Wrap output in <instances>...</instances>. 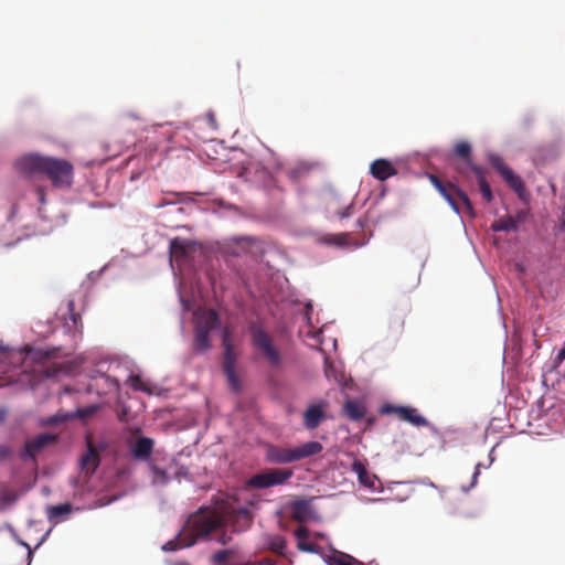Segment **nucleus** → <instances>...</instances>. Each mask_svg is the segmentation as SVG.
Here are the masks:
<instances>
[{"label": "nucleus", "mask_w": 565, "mask_h": 565, "mask_svg": "<svg viewBox=\"0 0 565 565\" xmlns=\"http://www.w3.org/2000/svg\"><path fill=\"white\" fill-rule=\"evenodd\" d=\"M210 537L222 544L231 541L224 529V519L212 510L199 511L189 516L175 539L168 541L162 550L174 552L180 548L190 547L199 539Z\"/></svg>", "instance_id": "f257e3e1"}, {"label": "nucleus", "mask_w": 565, "mask_h": 565, "mask_svg": "<svg viewBox=\"0 0 565 565\" xmlns=\"http://www.w3.org/2000/svg\"><path fill=\"white\" fill-rule=\"evenodd\" d=\"M18 169L28 174H42L57 189H70L73 184V164L61 158L26 154L17 162Z\"/></svg>", "instance_id": "f03ea898"}, {"label": "nucleus", "mask_w": 565, "mask_h": 565, "mask_svg": "<svg viewBox=\"0 0 565 565\" xmlns=\"http://www.w3.org/2000/svg\"><path fill=\"white\" fill-rule=\"evenodd\" d=\"M323 446L319 441H307L296 447H284L278 445H267L265 449V459L269 463L287 465L320 454Z\"/></svg>", "instance_id": "7ed1b4c3"}, {"label": "nucleus", "mask_w": 565, "mask_h": 565, "mask_svg": "<svg viewBox=\"0 0 565 565\" xmlns=\"http://www.w3.org/2000/svg\"><path fill=\"white\" fill-rule=\"evenodd\" d=\"M220 318L214 309L203 310L195 316L194 350L205 352L211 348V332L220 327Z\"/></svg>", "instance_id": "20e7f679"}, {"label": "nucleus", "mask_w": 565, "mask_h": 565, "mask_svg": "<svg viewBox=\"0 0 565 565\" xmlns=\"http://www.w3.org/2000/svg\"><path fill=\"white\" fill-rule=\"evenodd\" d=\"M428 179L431 182V184L435 186V189L440 193V195L448 202V204L451 206V209L459 213L460 209L457 202V199H459L462 204L465 205L466 213L470 217H475L476 213L473 210L472 202L468 198L467 193L459 189L457 185H455L451 182H444L441 181L437 175L435 174H428Z\"/></svg>", "instance_id": "39448f33"}, {"label": "nucleus", "mask_w": 565, "mask_h": 565, "mask_svg": "<svg viewBox=\"0 0 565 565\" xmlns=\"http://www.w3.org/2000/svg\"><path fill=\"white\" fill-rule=\"evenodd\" d=\"M253 345L262 352L270 366L278 367L281 364V354L274 345L271 337L257 323L249 326Z\"/></svg>", "instance_id": "423d86ee"}, {"label": "nucleus", "mask_w": 565, "mask_h": 565, "mask_svg": "<svg viewBox=\"0 0 565 565\" xmlns=\"http://www.w3.org/2000/svg\"><path fill=\"white\" fill-rule=\"evenodd\" d=\"M292 476V469L270 468L249 478L247 486L253 489H266L281 486L285 484Z\"/></svg>", "instance_id": "0eeeda50"}, {"label": "nucleus", "mask_w": 565, "mask_h": 565, "mask_svg": "<svg viewBox=\"0 0 565 565\" xmlns=\"http://www.w3.org/2000/svg\"><path fill=\"white\" fill-rule=\"evenodd\" d=\"M223 345H224L223 372L226 376L230 387L234 392H238L241 390V381L235 371L236 356H235L233 347L230 343L227 333H225L223 337Z\"/></svg>", "instance_id": "6e6552de"}, {"label": "nucleus", "mask_w": 565, "mask_h": 565, "mask_svg": "<svg viewBox=\"0 0 565 565\" xmlns=\"http://www.w3.org/2000/svg\"><path fill=\"white\" fill-rule=\"evenodd\" d=\"M382 414H395L399 419L411 423L414 426H426L427 419L417 413L416 408L408 406H394L385 404L381 407Z\"/></svg>", "instance_id": "1a4fd4ad"}, {"label": "nucleus", "mask_w": 565, "mask_h": 565, "mask_svg": "<svg viewBox=\"0 0 565 565\" xmlns=\"http://www.w3.org/2000/svg\"><path fill=\"white\" fill-rule=\"evenodd\" d=\"M86 451L79 459L81 471L86 478L93 476L100 463V456L98 449L95 447L90 438L86 440Z\"/></svg>", "instance_id": "9d476101"}, {"label": "nucleus", "mask_w": 565, "mask_h": 565, "mask_svg": "<svg viewBox=\"0 0 565 565\" xmlns=\"http://www.w3.org/2000/svg\"><path fill=\"white\" fill-rule=\"evenodd\" d=\"M88 391L96 392L98 395H107L119 391V382L109 375L96 372L88 384Z\"/></svg>", "instance_id": "9b49d317"}, {"label": "nucleus", "mask_w": 565, "mask_h": 565, "mask_svg": "<svg viewBox=\"0 0 565 565\" xmlns=\"http://www.w3.org/2000/svg\"><path fill=\"white\" fill-rule=\"evenodd\" d=\"M326 403L312 404L303 413V426L309 429H316L322 420L326 419Z\"/></svg>", "instance_id": "f8f14e48"}, {"label": "nucleus", "mask_w": 565, "mask_h": 565, "mask_svg": "<svg viewBox=\"0 0 565 565\" xmlns=\"http://www.w3.org/2000/svg\"><path fill=\"white\" fill-rule=\"evenodd\" d=\"M195 245L194 241L175 237L170 242V256L177 262L183 260L195 250Z\"/></svg>", "instance_id": "ddd939ff"}, {"label": "nucleus", "mask_w": 565, "mask_h": 565, "mask_svg": "<svg viewBox=\"0 0 565 565\" xmlns=\"http://www.w3.org/2000/svg\"><path fill=\"white\" fill-rule=\"evenodd\" d=\"M234 552L232 550L217 551L212 555V562L215 565H277L275 561L270 558H263L255 562L233 563Z\"/></svg>", "instance_id": "4468645a"}, {"label": "nucleus", "mask_w": 565, "mask_h": 565, "mask_svg": "<svg viewBox=\"0 0 565 565\" xmlns=\"http://www.w3.org/2000/svg\"><path fill=\"white\" fill-rule=\"evenodd\" d=\"M289 513L292 520L298 522H307L312 518V508L310 500L298 499L289 504Z\"/></svg>", "instance_id": "2eb2a0df"}, {"label": "nucleus", "mask_w": 565, "mask_h": 565, "mask_svg": "<svg viewBox=\"0 0 565 565\" xmlns=\"http://www.w3.org/2000/svg\"><path fill=\"white\" fill-rule=\"evenodd\" d=\"M55 436L51 434H41L25 443V456L34 458L45 446L55 441Z\"/></svg>", "instance_id": "dca6fc26"}, {"label": "nucleus", "mask_w": 565, "mask_h": 565, "mask_svg": "<svg viewBox=\"0 0 565 565\" xmlns=\"http://www.w3.org/2000/svg\"><path fill=\"white\" fill-rule=\"evenodd\" d=\"M370 172L375 179L380 181H385L388 178L395 175L397 173V170L388 160L376 159L371 163Z\"/></svg>", "instance_id": "f3484780"}, {"label": "nucleus", "mask_w": 565, "mask_h": 565, "mask_svg": "<svg viewBox=\"0 0 565 565\" xmlns=\"http://www.w3.org/2000/svg\"><path fill=\"white\" fill-rule=\"evenodd\" d=\"M153 440L149 437H140L136 441L130 443L129 449L132 456L139 460H147L153 450Z\"/></svg>", "instance_id": "a211bd4d"}, {"label": "nucleus", "mask_w": 565, "mask_h": 565, "mask_svg": "<svg viewBox=\"0 0 565 565\" xmlns=\"http://www.w3.org/2000/svg\"><path fill=\"white\" fill-rule=\"evenodd\" d=\"M471 170L476 175L480 192L483 196V199L487 202H491L493 200V194L490 188V184L488 183L486 179V170L481 168L480 166L472 164Z\"/></svg>", "instance_id": "6ab92c4d"}, {"label": "nucleus", "mask_w": 565, "mask_h": 565, "mask_svg": "<svg viewBox=\"0 0 565 565\" xmlns=\"http://www.w3.org/2000/svg\"><path fill=\"white\" fill-rule=\"evenodd\" d=\"M323 559L327 565H363L362 562L353 556L340 551H332L330 554L326 555Z\"/></svg>", "instance_id": "aec40b11"}, {"label": "nucleus", "mask_w": 565, "mask_h": 565, "mask_svg": "<svg viewBox=\"0 0 565 565\" xmlns=\"http://www.w3.org/2000/svg\"><path fill=\"white\" fill-rule=\"evenodd\" d=\"M72 512V505L70 503L51 505L47 508V519L51 523L57 524L64 518L68 516Z\"/></svg>", "instance_id": "412c9836"}, {"label": "nucleus", "mask_w": 565, "mask_h": 565, "mask_svg": "<svg viewBox=\"0 0 565 565\" xmlns=\"http://www.w3.org/2000/svg\"><path fill=\"white\" fill-rule=\"evenodd\" d=\"M502 178L508 183V185L519 195V198L524 199V183L522 179L512 171V169L505 171V174Z\"/></svg>", "instance_id": "4be33fe9"}, {"label": "nucleus", "mask_w": 565, "mask_h": 565, "mask_svg": "<svg viewBox=\"0 0 565 565\" xmlns=\"http://www.w3.org/2000/svg\"><path fill=\"white\" fill-rule=\"evenodd\" d=\"M352 470L358 475V478H359V481L361 484H363L364 487L371 488V489L374 488L373 477H371L369 475L366 468L364 467V465L361 461L355 460L352 463Z\"/></svg>", "instance_id": "5701e85b"}, {"label": "nucleus", "mask_w": 565, "mask_h": 565, "mask_svg": "<svg viewBox=\"0 0 565 565\" xmlns=\"http://www.w3.org/2000/svg\"><path fill=\"white\" fill-rule=\"evenodd\" d=\"M344 412L347 416L352 420H360L365 415V408L355 401H348L344 404Z\"/></svg>", "instance_id": "b1692460"}, {"label": "nucleus", "mask_w": 565, "mask_h": 565, "mask_svg": "<svg viewBox=\"0 0 565 565\" xmlns=\"http://www.w3.org/2000/svg\"><path fill=\"white\" fill-rule=\"evenodd\" d=\"M494 232H509L518 230V221L512 216L502 217L491 225Z\"/></svg>", "instance_id": "393cba45"}, {"label": "nucleus", "mask_w": 565, "mask_h": 565, "mask_svg": "<svg viewBox=\"0 0 565 565\" xmlns=\"http://www.w3.org/2000/svg\"><path fill=\"white\" fill-rule=\"evenodd\" d=\"M455 154L457 157L462 158L470 167L473 164L471 162V146L467 141H460L455 146Z\"/></svg>", "instance_id": "a878e982"}, {"label": "nucleus", "mask_w": 565, "mask_h": 565, "mask_svg": "<svg viewBox=\"0 0 565 565\" xmlns=\"http://www.w3.org/2000/svg\"><path fill=\"white\" fill-rule=\"evenodd\" d=\"M309 173V167L303 163H299L296 167L288 170V177L291 181H299Z\"/></svg>", "instance_id": "bb28decb"}, {"label": "nucleus", "mask_w": 565, "mask_h": 565, "mask_svg": "<svg viewBox=\"0 0 565 565\" xmlns=\"http://www.w3.org/2000/svg\"><path fill=\"white\" fill-rule=\"evenodd\" d=\"M151 471L153 473V483L164 484L169 481L167 471L159 468L156 465H151Z\"/></svg>", "instance_id": "cd10ccee"}, {"label": "nucleus", "mask_w": 565, "mask_h": 565, "mask_svg": "<svg viewBox=\"0 0 565 565\" xmlns=\"http://www.w3.org/2000/svg\"><path fill=\"white\" fill-rule=\"evenodd\" d=\"M232 519H236L237 521L242 522L243 523V525H242L243 529L248 527L250 522H252L250 513L246 509L239 510L237 513H235V515L231 516V520Z\"/></svg>", "instance_id": "c85d7f7f"}, {"label": "nucleus", "mask_w": 565, "mask_h": 565, "mask_svg": "<svg viewBox=\"0 0 565 565\" xmlns=\"http://www.w3.org/2000/svg\"><path fill=\"white\" fill-rule=\"evenodd\" d=\"M490 162L502 177L505 174V171L510 170V168L504 163L503 159L499 156H490Z\"/></svg>", "instance_id": "c756f323"}, {"label": "nucleus", "mask_w": 565, "mask_h": 565, "mask_svg": "<svg viewBox=\"0 0 565 565\" xmlns=\"http://www.w3.org/2000/svg\"><path fill=\"white\" fill-rule=\"evenodd\" d=\"M297 546L300 551L302 552H308V553H317L318 550H319V546L315 543H310L308 542L307 540H300L298 543H297Z\"/></svg>", "instance_id": "7c9ffc66"}, {"label": "nucleus", "mask_w": 565, "mask_h": 565, "mask_svg": "<svg viewBox=\"0 0 565 565\" xmlns=\"http://www.w3.org/2000/svg\"><path fill=\"white\" fill-rule=\"evenodd\" d=\"M348 238V234L329 235L324 237V242L328 244L343 245Z\"/></svg>", "instance_id": "2f4dec72"}, {"label": "nucleus", "mask_w": 565, "mask_h": 565, "mask_svg": "<svg viewBox=\"0 0 565 565\" xmlns=\"http://www.w3.org/2000/svg\"><path fill=\"white\" fill-rule=\"evenodd\" d=\"M67 307H68L71 320L73 321L75 329H78L77 324H78V322H81V316H79V313L75 312L74 301H70Z\"/></svg>", "instance_id": "473e14b6"}, {"label": "nucleus", "mask_w": 565, "mask_h": 565, "mask_svg": "<svg viewBox=\"0 0 565 565\" xmlns=\"http://www.w3.org/2000/svg\"><path fill=\"white\" fill-rule=\"evenodd\" d=\"M564 361H565V341H564L563 348L557 352V354L555 355V358L553 360L554 366L555 367L559 366Z\"/></svg>", "instance_id": "72a5a7b5"}, {"label": "nucleus", "mask_w": 565, "mask_h": 565, "mask_svg": "<svg viewBox=\"0 0 565 565\" xmlns=\"http://www.w3.org/2000/svg\"><path fill=\"white\" fill-rule=\"evenodd\" d=\"M334 373H335V371H334L333 363L328 358H326L324 359V374H326V376L328 379H330L332 376H335Z\"/></svg>", "instance_id": "f704fd0d"}, {"label": "nucleus", "mask_w": 565, "mask_h": 565, "mask_svg": "<svg viewBox=\"0 0 565 565\" xmlns=\"http://www.w3.org/2000/svg\"><path fill=\"white\" fill-rule=\"evenodd\" d=\"M309 529L306 527V526H299L296 531H295V536L297 537L298 542L300 540H307L308 536H309Z\"/></svg>", "instance_id": "c9c22d12"}, {"label": "nucleus", "mask_w": 565, "mask_h": 565, "mask_svg": "<svg viewBox=\"0 0 565 565\" xmlns=\"http://www.w3.org/2000/svg\"><path fill=\"white\" fill-rule=\"evenodd\" d=\"M97 409H98V406H96V405L88 406L86 408L78 409V415L81 417H87V416L94 414Z\"/></svg>", "instance_id": "e433bc0d"}, {"label": "nucleus", "mask_w": 565, "mask_h": 565, "mask_svg": "<svg viewBox=\"0 0 565 565\" xmlns=\"http://www.w3.org/2000/svg\"><path fill=\"white\" fill-rule=\"evenodd\" d=\"M353 214V204L348 205L342 211L338 213L340 218L350 217Z\"/></svg>", "instance_id": "4c0bfd02"}, {"label": "nucleus", "mask_w": 565, "mask_h": 565, "mask_svg": "<svg viewBox=\"0 0 565 565\" xmlns=\"http://www.w3.org/2000/svg\"><path fill=\"white\" fill-rule=\"evenodd\" d=\"M129 381L131 383V386L135 388V390H142L141 388V380L139 376L137 375H132L129 377Z\"/></svg>", "instance_id": "58836bf2"}, {"label": "nucleus", "mask_w": 565, "mask_h": 565, "mask_svg": "<svg viewBox=\"0 0 565 565\" xmlns=\"http://www.w3.org/2000/svg\"><path fill=\"white\" fill-rule=\"evenodd\" d=\"M0 499L3 503V505L12 501V499L9 497V493L1 487H0Z\"/></svg>", "instance_id": "ea45409f"}, {"label": "nucleus", "mask_w": 565, "mask_h": 565, "mask_svg": "<svg viewBox=\"0 0 565 565\" xmlns=\"http://www.w3.org/2000/svg\"><path fill=\"white\" fill-rule=\"evenodd\" d=\"M480 467H481V465H480V463H478V465L476 466V468H475V472H473V476H472V482H471L470 487H475V486H476L477 480H478V477H479V475H480Z\"/></svg>", "instance_id": "a19ab883"}, {"label": "nucleus", "mask_w": 565, "mask_h": 565, "mask_svg": "<svg viewBox=\"0 0 565 565\" xmlns=\"http://www.w3.org/2000/svg\"><path fill=\"white\" fill-rule=\"evenodd\" d=\"M206 118H207V121H209V125L213 128H216V119H215V115L213 113H207L206 114Z\"/></svg>", "instance_id": "79ce46f5"}, {"label": "nucleus", "mask_w": 565, "mask_h": 565, "mask_svg": "<svg viewBox=\"0 0 565 565\" xmlns=\"http://www.w3.org/2000/svg\"><path fill=\"white\" fill-rule=\"evenodd\" d=\"M10 451L7 447H0V460L6 459L9 456Z\"/></svg>", "instance_id": "37998d69"}, {"label": "nucleus", "mask_w": 565, "mask_h": 565, "mask_svg": "<svg viewBox=\"0 0 565 565\" xmlns=\"http://www.w3.org/2000/svg\"><path fill=\"white\" fill-rule=\"evenodd\" d=\"M525 215H526V213L523 211L518 213V217L515 218L518 221V224L525 218Z\"/></svg>", "instance_id": "c03bdc74"}, {"label": "nucleus", "mask_w": 565, "mask_h": 565, "mask_svg": "<svg viewBox=\"0 0 565 565\" xmlns=\"http://www.w3.org/2000/svg\"><path fill=\"white\" fill-rule=\"evenodd\" d=\"M561 226H562V230L565 231V207L563 209V212H562Z\"/></svg>", "instance_id": "a18cd8bd"}, {"label": "nucleus", "mask_w": 565, "mask_h": 565, "mask_svg": "<svg viewBox=\"0 0 565 565\" xmlns=\"http://www.w3.org/2000/svg\"><path fill=\"white\" fill-rule=\"evenodd\" d=\"M285 547V542L280 541L279 544L276 547V551H281Z\"/></svg>", "instance_id": "49530a36"}]
</instances>
